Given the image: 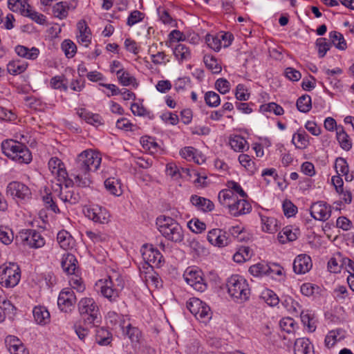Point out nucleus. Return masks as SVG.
I'll use <instances>...</instances> for the list:
<instances>
[{
	"label": "nucleus",
	"instance_id": "nucleus-1",
	"mask_svg": "<svg viewBox=\"0 0 354 354\" xmlns=\"http://www.w3.org/2000/svg\"><path fill=\"white\" fill-rule=\"evenodd\" d=\"M102 158L100 154L91 149H87L80 153L75 160L71 176L73 177L74 182L68 180L66 187L75 183L82 187H89L91 183L90 171H96L101 163Z\"/></svg>",
	"mask_w": 354,
	"mask_h": 354
},
{
	"label": "nucleus",
	"instance_id": "nucleus-2",
	"mask_svg": "<svg viewBox=\"0 0 354 354\" xmlns=\"http://www.w3.org/2000/svg\"><path fill=\"white\" fill-rule=\"evenodd\" d=\"M156 223L159 232L167 240L174 243H180L183 241V230L174 218L169 216H160L156 218Z\"/></svg>",
	"mask_w": 354,
	"mask_h": 354
},
{
	"label": "nucleus",
	"instance_id": "nucleus-3",
	"mask_svg": "<svg viewBox=\"0 0 354 354\" xmlns=\"http://www.w3.org/2000/svg\"><path fill=\"white\" fill-rule=\"evenodd\" d=\"M3 153L19 163L28 164L32 160V154L24 144L13 140H7L1 143Z\"/></svg>",
	"mask_w": 354,
	"mask_h": 354
},
{
	"label": "nucleus",
	"instance_id": "nucleus-4",
	"mask_svg": "<svg viewBox=\"0 0 354 354\" xmlns=\"http://www.w3.org/2000/svg\"><path fill=\"white\" fill-rule=\"evenodd\" d=\"M230 296L238 303L248 301L250 296V288L245 279L240 275H232L227 281Z\"/></svg>",
	"mask_w": 354,
	"mask_h": 354
},
{
	"label": "nucleus",
	"instance_id": "nucleus-5",
	"mask_svg": "<svg viewBox=\"0 0 354 354\" xmlns=\"http://www.w3.org/2000/svg\"><path fill=\"white\" fill-rule=\"evenodd\" d=\"M78 310L85 325L97 326L100 323L99 308L93 298H82L78 303Z\"/></svg>",
	"mask_w": 354,
	"mask_h": 354
},
{
	"label": "nucleus",
	"instance_id": "nucleus-6",
	"mask_svg": "<svg viewBox=\"0 0 354 354\" xmlns=\"http://www.w3.org/2000/svg\"><path fill=\"white\" fill-rule=\"evenodd\" d=\"M21 278L19 268L15 263H4L0 266V284L12 288L18 284Z\"/></svg>",
	"mask_w": 354,
	"mask_h": 354
},
{
	"label": "nucleus",
	"instance_id": "nucleus-7",
	"mask_svg": "<svg viewBox=\"0 0 354 354\" xmlns=\"http://www.w3.org/2000/svg\"><path fill=\"white\" fill-rule=\"evenodd\" d=\"M19 240L32 248H39L45 245L44 238L35 230H26L20 232L16 237V241H18Z\"/></svg>",
	"mask_w": 354,
	"mask_h": 354
},
{
	"label": "nucleus",
	"instance_id": "nucleus-8",
	"mask_svg": "<svg viewBox=\"0 0 354 354\" xmlns=\"http://www.w3.org/2000/svg\"><path fill=\"white\" fill-rule=\"evenodd\" d=\"M183 277L187 284L194 290L199 292H204L207 285L202 277V272L194 268H188L183 274Z\"/></svg>",
	"mask_w": 354,
	"mask_h": 354
},
{
	"label": "nucleus",
	"instance_id": "nucleus-9",
	"mask_svg": "<svg viewBox=\"0 0 354 354\" xmlns=\"http://www.w3.org/2000/svg\"><path fill=\"white\" fill-rule=\"evenodd\" d=\"M76 300L75 293L71 288H64L59 292L57 305L62 312L69 313L74 308Z\"/></svg>",
	"mask_w": 354,
	"mask_h": 354
},
{
	"label": "nucleus",
	"instance_id": "nucleus-10",
	"mask_svg": "<svg viewBox=\"0 0 354 354\" xmlns=\"http://www.w3.org/2000/svg\"><path fill=\"white\" fill-rule=\"evenodd\" d=\"M86 217L99 223H107L109 221L110 214L109 212L99 205H91L84 209Z\"/></svg>",
	"mask_w": 354,
	"mask_h": 354
},
{
	"label": "nucleus",
	"instance_id": "nucleus-11",
	"mask_svg": "<svg viewBox=\"0 0 354 354\" xmlns=\"http://www.w3.org/2000/svg\"><path fill=\"white\" fill-rule=\"evenodd\" d=\"M6 193L14 198L22 200L29 198L31 196L30 189L26 185L18 181L10 182L7 186Z\"/></svg>",
	"mask_w": 354,
	"mask_h": 354
},
{
	"label": "nucleus",
	"instance_id": "nucleus-12",
	"mask_svg": "<svg viewBox=\"0 0 354 354\" xmlns=\"http://www.w3.org/2000/svg\"><path fill=\"white\" fill-rule=\"evenodd\" d=\"M207 241L213 245L223 248L229 244L230 239L227 233L221 229H212L208 232Z\"/></svg>",
	"mask_w": 354,
	"mask_h": 354
},
{
	"label": "nucleus",
	"instance_id": "nucleus-13",
	"mask_svg": "<svg viewBox=\"0 0 354 354\" xmlns=\"http://www.w3.org/2000/svg\"><path fill=\"white\" fill-rule=\"evenodd\" d=\"M331 214V207L323 202H317L310 207V214L316 220L325 221Z\"/></svg>",
	"mask_w": 354,
	"mask_h": 354
},
{
	"label": "nucleus",
	"instance_id": "nucleus-14",
	"mask_svg": "<svg viewBox=\"0 0 354 354\" xmlns=\"http://www.w3.org/2000/svg\"><path fill=\"white\" fill-rule=\"evenodd\" d=\"M312 266L311 258L305 254L298 255L293 262V270L299 274L308 272L312 268Z\"/></svg>",
	"mask_w": 354,
	"mask_h": 354
},
{
	"label": "nucleus",
	"instance_id": "nucleus-15",
	"mask_svg": "<svg viewBox=\"0 0 354 354\" xmlns=\"http://www.w3.org/2000/svg\"><path fill=\"white\" fill-rule=\"evenodd\" d=\"M142 257L143 259L148 262V263H152L155 266H160L163 258L159 250L153 248L151 245H144Z\"/></svg>",
	"mask_w": 354,
	"mask_h": 354
},
{
	"label": "nucleus",
	"instance_id": "nucleus-16",
	"mask_svg": "<svg viewBox=\"0 0 354 354\" xmlns=\"http://www.w3.org/2000/svg\"><path fill=\"white\" fill-rule=\"evenodd\" d=\"M79 34L77 35L79 44L85 47L88 46L91 41V32L84 20H80L77 24Z\"/></svg>",
	"mask_w": 354,
	"mask_h": 354
},
{
	"label": "nucleus",
	"instance_id": "nucleus-17",
	"mask_svg": "<svg viewBox=\"0 0 354 354\" xmlns=\"http://www.w3.org/2000/svg\"><path fill=\"white\" fill-rule=\"evenodd\" d=\"M230 212L234 216H238L241 214L249 213L252 209L251 205L244 198L237 199L232 203L228 207Z\"/></svg>",
	"mask_w": 354,
	"mask_h": 354
},
{
	"label": "nucleus",
	"instance_id": "nucleus-18",
	"mask_svg": "<svg viewBox=\"0 0 354 354\" xmlns=\"http://www.w3.org/2000/svg\"><path fill=\"white\" fill-rule=\"evenodd\" d=\"M190 203L196 207L198 210L204 212H211L214 207V203L210 200L196 194L191 196Z\"/></svg>",
	"mask_w": 354,
	"mask_h": 354
},
{
	"label": "nucleus",
	"instance_id": "nucleus-19",
	"mask_svg": "<svg viewBox=\"0 0 354 354\" xmlns=\"http://www.w3.org/2000/svg\"><path fill=\"white\" fill-rule=\"evenodd\" d=\"M336 131V138L340 147L345 151H349L352 147V142L348 135L344 131L342 127L337 125L336 121L333 119V127Z\"/></svg>",
	"mask_w": 354,
	"mask_h": 354
},
{
	"label": "nucleus",
	"instance_id": "nucleus-20",
	"mask_svg": "<svg viewBox=\"0 0 354 354\" xmlns=\"http://www.w3.org/2000/svg\"><path fill=\"white\" fill-rule=\"evenodd\" d=\"M294 354H314L313 346L308 338H297L294 344Z\"/></svg>",
	"mask_w": 354,
	"mask_h": 354
},
{
	"label": "nucleus",
	"instance_id": "nucleus-21",
	"mask_svg": "<svg viewBox=\"0 0 354 354\" xmlns=\"http://www.w3.org/2000/svg\"><path fill=\"white\" fill-rule=\"evenodd\" d=\"M15 52L21 57L27 59L35 60L38 57L39 50L36 47L28 48L23 45H17L15 48Z\"/></svg>",
	"mask_w": 354,
	"mask_h": 354
},
{
	"label": "nucleus",
	"instance_id": "nucleus-22",
	"mask_svg": "<svg viewBox=\"0 0 354 354\" xmlns=\"http://www.w3.org/2000/svg\"><path fill=\"white\" fill-rule=\"evenodd\" d=\"M48 167L53 174H56L59 178L66 179L68 176L67 171L64 167V164L58 158H51L48 161Z\"/></svg>",
	"mask_w": 354,
	"mask_h": 354
},
{
	"label": "nucleus",
	"instance_id": "nucleus-23",
	"mask_svg": "<svg viewBox=\"0 0 354 354\" xmlns=\"http://www.w3.org/2000/svg\"><path fill=\"white\" fill-rule=\"evenodd\" d=\"M77 261L75 257L72 254L67 253L63 255L61 265L66 273L68 274H73L77 268Z\"/></svg>",
	"mask_w": 354,
	"mask_h": 354
},
{
	"label": "nucleus",
	"instance_id": "nucleus-24",
	"mask_svg": "<svg viewBox=\"0 0 354 354\" xmlns=\"http://www.w3.org/2000/svg\"><path fill=\"white\" fill-rule=\"evenodd\" d=\"M57 240L59 246L65 250L73 248L74 245V239L70 233L66 230H61L58 232Z\"/></svg>",
	"mask_w": 354,
	"mask_h": 354
},
{
	"label": "nucleus",
	"instance_id": "nucleus-25",
	"mask_svg": "<svg viewBox=\"0 0 354 354\" xmlns=\"http://www.w3.org/2000/svg\"><path fill=\"white\" fill-rule=\"evenodd\" d=\"M111 281H105L104 285L101 287V294L110 301H115L119 297V291L116 288L111 286Z\"/></svg>",
	"mask_w": 354,
	"mask_h": 354
},
{
	"label": "nucleus",
	"instance_id": "nucleus-26",
	"mask_svg": "<svg viewBox=\"0 0 354 354\" xmlns=\"http://www.w3.org/2000/svg\"><path fill=\"white\" fill-rule=\"evenodd\" d=\"M304 326L307 327L309 332H314L316 329L315 319L311 311L301 310L299 313Z\"/></svg>",
	"mask_w": 354,
	"mask_h": 354
},
{
	"label": "nucleus",
	"instance_id": "nucleus-27",
	"mask_svg": "<svg viewBox=\"0 0 354 354\" xmlns=\"http://www.w3.org/2000/svg\"><path fill=\"white\" fill-rule=\"evenodd\" d=\"M340 176L341 175L338 174L337 176H333V187H335L336 192L339 194V196L343 195V200L346 203L348 204L352 201L351 194L348 191H344V182Z\"/></svg>",
	"mask_w": 354,
	"mask_h": 354
},
{
	"label": "nucleus",
	"instance_id": "nucleus-28",
	"mask_svg": "<svg viewBox=\"0 0 354 354\" xmlns=\"http://www.w3.org/2000/svg\"><path fill=\"white\" fill-rule=\"evenodd\" d=\"M33 316L39 324L45 325L50 322V313L44 306H36L34 308Z\"/></svg>",
	"mask_w": 354,
	"mask_h": 354
},
{
	"label": "nucleus",
	"instance_id": "nucleus-29",
	"mask_svg": "<svg viewBox=\"0 0 354 354\" xmlns=\"http://www.w3.org/2000/svg\"><path fill=\"white\" fill-rule=\"evenodd\" d=\"M104 187L110 194L119 196L122 194L120 181L115 178H109L104 181Z\"/></svg>",
	"mask_w": 354,
	"mask_h": 354
},
{
	"label": "nucleus",
	"instance_id": "nucleus-30",
	"mask_svg": "<svg viewBox=\"0 0 354 354\" xmlns=\"http://www.w3.org/2000/svg\"><path fill=\"white\" fill-rule=\"evenodd\" d=\"M111 334L106 328L101 327L95 329V341L101 346L109 345L111 342Z\"/></svg>",
	"mask_w": 354,
	"mask_h": 354
},
{
	"label": "nucleus",
	"instance_id": "nucleus-31",
	"mask_svg": "<svg viewBox=\"0 0 354 354\" xmlns=\"http://www.w3.org/2000/svg\"><path fill=\"white\" fill-rule=\"evenodd\" d=\"M28 67V64L21 62L20 60H14L10 62L7 65L8 72L13 75L24 73Z\"/></svg>",
	"mask_w": 354,
	"mask_h": 354
},
{
	"label": "nucleus",
	"instance_id": "nucleus-32",
	"mask_svg": "<svg viewBox=\"0 0 354 354\" xmlns=\"http://www.w3.org/2000/svg\"><path fill=\"white\" fill-rule=\"evenodd\" d=\"M219 203L226 207H229L232 203L236 200V196L234 192L230 189L222 190L218 194Z\"/></svg>",
	"mask_w": 354,
	"mask_h": 354
},
{
	"label": "nucleus",
	"instance_id": "nucleus-33",
	"mask_svg": "<svg viewBox=\"0 0 354 354\" xmlns=\"http://www.w3.org/2000/svg\"><path fill=\"white\" fill-rule=\"evenodd\" d=\"M120 83L125 86L133 85L138 86L136 80L134 77L131 76L128 72L124 71L122 68L119 69L116 71Z\"/></svg>",
	"mask_w": 354,
	"mask_h": 354
},
{
	"label": "nucleus",
	"instance_id": "nucleus-34",
	"mask_svg": "<svg viewBox=\"0 0 354 354\" xmlns=\"http://www.w3.org/2000/svg\"><path fill=\"white\" fill-rule=\"evenodd\" d=\"M292 142L297 148L304 149L308 145V136L304 131H298L293 135Z\"/></svg>",
	"mask_w": 354,
	"mask_h": 354
},
{
	"label": "nucleus",
	"instance_id": "nucleus-35",
	"mask_svg": "<svg viewBox=\"0 0 354 354\" xmlns=\"http://www.w3.org/2000/svg\"><path fill=\"white\" fill-rule=\"evenodd\" d=\"M174 54L179 61H184L190 59L191 53L188 46L185 44H179L174 50Z\"/></svg>",
	"mask_w": 354,
	"mask_h": 354
},
{
	"label": "nucleus",
	"instance_id": "nucleus-36",
	"mask_svg": "<svg viewBox=\"0 0 354 354\" xmlns=\"http://www.w3.org/2000/svg\"><path fill=\"white\" fill-rule=\"evenodd\" d=\"M230 145L235 151H243L245 149H248L247 141L241 136H235L230 138Z\"/></svg>",
	"mask_w": 354,
	"mask_h": 354
},
{
	"label": "nucleus",
	"instance_id": "nucleus-37",
	"mask_svg": "<svg viewBox=\"0 0 354 354\" xmlns=\"http://www.w3.org/2000/svg\"><path fill=\"white\" fill-rule=\"evenodd\" d=\"M59 197L64 203H68L71 205L77 204L80 200L79 193L75 190H66L64 192L62 191Z\"/></svg>",
	"mask_w": 354,
	"mask_h": 354
},
{
	"label": "nucleus",
	"instance_id": "nucleus-38",
	"mask_svg": "<svg viewBox=\"0 0 354 354\" xmlns=\"http://www.w3.org/2000/svg\"><path fill=\"white\" fill-rule=\"evenodd\" d=\"M78 114L80 118L84 119L87 123L98 126L102 124V118L98 114H93L86 112L85 110L82 109Z\"/></svg>",
	"mask_w": 354,
	"mask_h": 354
},
{
	"label": "nucleus",
	"instance_id": "nucleus-39",
	"mask_svg": "<svg viewBox=\"0 0 354 354\" xmlns=\"http://www.w3.org/2000/svg\"><path fill=\"white\" fill-rule=\"evenodd\" d=\"M69 7L66 2L61 1L55 4L53 8L54 15L60 19H65L68 15V10Z\"/></svg>",
	"mask_w": 354,
	"mask_h": 354
},
{
	"label": "nucleus",
	"instance_id": "nucleus-40",
	"mask_svg": "<svg viewBox=\"0 0 354 354\" xmlns=\"http://www.w3.org/2000/svg\"><path fill=\"white\" fill-rule=\"evenodd\" d=\"M296 105L299 111L303 113L308 112L312 107L310 96L308 95H303L299 97L297 101Z\"/></svg>",
	"mask_w": 354,
	"mask_h": 354
},
{
	"label": "nucleus",
	"instance_id": "nucleus-41",
	"mask_svg": "<svg viewBox=\"0 0 354 354\" xmlns=\"http://www.w3.org/2000/svg\"><path fill=\"white\" fill-rule=\"evenodd\" d=\"M282 304L289 312L296 315H299V311L301 310L300 304L290 297H286L282 301Z\"/></svg>",
	"mask_w": 354,
	"mask_h": 354
},
{
	"label": "nucleus",
	"instance_id": "nucleus-42",
	"mask_svg": "<svg viewBox=\"0 0 354 354\" xmlns=\"http://www.w3.org/2000/svg\"><path fill=\"white\" fill-rule=\"evenodd\" d=\"M261 220L263 231L269 233L276 231L277 221L274 218L261 216Z\"/></svg>",
	"mask_w": 354,
	"mask_h": 354
},
{
	"label": "nucleus",
	"instance_id": "nucleus-43",
	"mask_svg": "<svg viewBox=\"0 0 354 354\" xmlns=\"http://www.w3.org/2000/svg\"><path fill=\"white\" fill-rule=\"evenodd\" d=\"M260 109L262 112H273L276 115L283 114V109L274 102H270L261 106Z\"/></svg>",
	"mask_w": 354,
	"mask_h": 354
},
{
	"label": "nucleus",
	"instance_id": "nucleus-44",
	"mask_svg": "<svg viewBox=\"0 0 354 354\" xmlns=\"http://www.w3.org/2000/svg\"><path fill=\"white\" fill-rule=\"evenodd\" d=\"M62 49L64 52L65 55L68 57H73L76 53V45L70 39H65L62 43Z\"/></svg>",
	"mask_w": 354,
	"mask_h": 354
},
{
	"label": "nucleus",
	"instance_id": "nucleus-45",
	"mask_svg": "<svg viewBox=\"0 0 354 354\" xmlns=\"http://www.w3.org/2000/svg\"><path fill=\"white\" fill-rule=\"evenodd\" d=\"M204 99L207 105L211 107H217L221 103L219 95L214 91H207Z\"/></svg>",
	"mask_w": 354,
	"mask_h": 354
},
{
	"label": "nucleus",
	"instance_id": "nucleus-46",
	"mask_svg": "<svg viewBox=\"0 0 354 354\" xmlns=\"http://www.w3.org/2000/svg\"><path fill=\"white\" fill-rule=\"evenodd\" d=\"M124 333L128 336L132 342H138L141 337V333L137 327H133L131 324L126 326Z\"/></svg>",
	"mask_w": 354,
	"mask_h": 354
},
{
	"label": "nucleus",
	"instance_id": "nucleus-47",
	"mask_svg": "<svg viewBox=\"0 0 354 354\" xmlns=\"http://www.w3.org/2000/svg\"><path fill=\"white\" fill-rule=\"evenodd\" d=\"M333 46L340 50H345L347 48V44L342 34L333 31Z\"/></svg>",
	"mask_w": 354,
	"mask_h": 354
},
{
	"label": "nucleus",
	"instance_id": "nucleus-48",
	"mask_svg": "<svg viewBox=\"0 0 354 354\" xmlns=\"http://www.w3.org/2000/svg\"><path fill=\"white\" fill-rule=\"evenodd\" d=\"M262 298L265 302L270 306H275L279 302L277 295L270 290H266L264 291L262 293Z\"/></svg>",
	"mask_w": 354,
	"mask_h": 354
},
{
	"label": "nucleus",
	"instance_id": "nucleus-49",
	"mask_svg": "<svg viewBox=\"0 0 354 354\" xmlns=\"http://www.w3.org/2000/svg\"><path fill=\"white\" fill-rule=\"evenodd\" d=\"M205 41L207 45L215 51H219L222 46L219 35L216 36L207 35L205 37Z\"/></svg>",
	"mask_w": 354,
	"mask_h": 354
},
{
	"label": "nucleus",
	"instance_id": "nucleus-50",
	"mask_svg": "<svg viewBox=\"0 0 354 354\" xmlns=\"http://www.w3.org/2000/svg\"><path fill=\"white\" fill-rule=\"evenodd\" d=\"M187 227L194 233H201L205 230L206 225L198 218H192L187 223Z\"/></svg>",
	"mask_w": 354,
	"mask_h": 354
},
{
	"label": "nucleus",
	"instance_id": "nucleus-51",
	"mask_svg": "<svg viewBox=\"0 0 354 354\" xmlns=\"http://www.w3.org/2000/svg\"><path fill=\"white\" fill-rule=\"evenodd\" d=\"M12 231L6 227H0V241L5 245H9L13 241Z\"/></svg>",
	"mask_w": 354,
	"mask_h": 354
},
{
	"label": "nucleus",
	"instance_id": "nucleus-52",
	"mask_svg": "<svg viewBox=\"0 0 354 354\" xmlns=\"http://www.w3.org/2000/svg\"><path fill=\"white\" fill-rule=\"evenodd\" d=\"M204 63L214 73H218L221 71V66L218 65L217 60L212 56L205 55L204 57Z\"/></svg>",
	"mask_w": 354,
	"mask_h": 354
},
{
	"label": "nucleus",
	"instance_id": "nucleus-53",
	"mask_svg": "<svg viewBox=\"0 0 354 354\" xmlns=\"http://www.w3.org/2000/svg\"><path fill=\"white\" fill-rule=\"evenodd\" d=\"M335 169L337 174L342 175L348 173V165L345 159L337 158L335 163Z\"/></svg>",
	"mask_w": 354,
	"mask_h": 354
},
{
	"label": "nucleus",
	"instance_id": "nucleus-54",
	"mask_svg": "<svg viewBox=\"0 0 354 354\" xmlns=\"http://www.w3.org/2000/svg\"><path fill=\"white\" fill-rule=\"evenodd\" d=\"M203 301L197 298H192L187 303V308L189 309L190 313L195 317H197L198 310L203 306Z\"/></svg>",
	"mask_w": 354,
	"mask_h": 354
},
{
	"label": "nucleus",
	"instance_id": "nucleus-55",
	"mask_svg": "<svg viewBox=\"0 0 354 354\" xmlns=\"http://www.w3.org/2000/svg\"><path fill=\"white\" fill-rule=\"evenodd\" d=\"M189 246L192 251L195 252L197 256L203 255L206 253L205 247L194 239L189 241Z\"/></svg>",
	"mask_w": 354,
	"mask_h": 354
},
{
	"label": "nucleus",
	"instance_id": "nucleus-56",
	"mask_svg": "<svg viewBox=\"0 0 354 354\" xmlns=\"http://www.w3.org/2000/svg\"><path fill=\"white\" fill-rule=\"evenodd\" d=\"M239 161L241 165L245 167L250 172L254 173V162L248 154H241L239 156Z\"/></svg>",
	"mask_w": 354,
	"mask_h": 354
},
{
	"label": "nucleus",
	"instance_id": "nucleus-57",
	"mask_svg": "<svg viewBox=\"0 0 354 354\" xmlns=\"http://www.w3.org/2000/svg\"><path fill=\"white\" fill-rule=\"evenodd\" d=\"M106 281H111V286L114 288H116L119 291H122L124 286V281L122 277H120L118 274L115 273L112 276L109 277V279L106 280Z\"/></svg>",
	"mask_w": 354,
	"mask_h": 354
},
{
	"label": "nucleus",
	"instance_id": "nucleus-58",
	"mask_svg": "<svg viewBox=\"0 0 354 354\" xmlns=\"http://www.w3.org/2000/svg\"><path fill=\"white\" fill-rule=\"evenodd\" d=\"M316 46L318 49V53L320 57H323L326 52L330 49V44L326 42L325 38H319L316 41Z\"/></svg>",
	"mask_w": 354,
	"mask_h": 354
},
{
	"label": "nucleus",
	"instance_id": "nucleus-59",
	"mask_svg": "<svg viewBox=\"0 0 354 354\" xmlns=\"http://www.w3.org/2000/svg\"><path fill=\"white\" fill-rule=\"evenodd\" d=\"M284 214L287 217H291L297 212V207L290 201L286 200L283 203Z\"/></svg>",
	"mask_w": 354,
	"mask_h": 354
},
{
	"label": "nucleus",
	"instance_id": "nucleus-60",
	"mask_svg": "<svg viewBox=\"0 0 354 354\" xmlns=\"http://www.w3.org/2000/svg\"><path fill=\"white\" fill-rule=\"evenodd\" d=\"M215 87L221 94H225L230 91V84L227 80L219 78L216 81Z\"/></svg>",
	"mask_w": 354,
	"mask_h": 354
},
{
	"label": "nucleus",
	"instance_id": "nucleus-61",
	"mask_svg": "<svg viewBox=\"0 0 354 354\" xmlns=\"http://www.w3.org/2000/svg\"><path fill=\"white\" fill-rule=\"evenodd\" d=\"M270 270V268H268L267 266H264L261 263L253 265L249 268L250 272L254 276H258L261 274H267Z\"/></svg>",
	"mask_w": 354,
	"mask_h": 354
},
{
	"label": "nucleus",
	"instance_id": "nucleus-62",
	"mask_svg": "<svg viewBox=\"0 0 354 354\" xmlns=\"http://www.w3.org/2000/svg\"><path fill=\"white\" fill-rule=\"evenodd\" d=\"M352 225V222L346 216H339L336 221V227L344 231L349 230Z\"/></svg>",
	"mask_w": 354,
	"mask_h": 354
},
{
	"label": "nucleus",
	"instance_id": "nucleus-63",
	"mask_svg": "<svg viewBox=\"0 0 354 354\" xmlns=\"http://www.w3.org/2000/svg\"><path fill=\"white\" fill-rule=\"evenodd\" d=\"M295 321L290 317L283 318L280 321V327L287 333L292 332L295 326Z\"/></svg>",
	"mask_w": 354,
	"mask_h": 354
},
{
	"label": "nucleus",
	"instance_id": "nucleus-64",
	"mask_svg": "<svg viewBox=\"0 0 354 354\" xmlns=\"http://www.w3.org/2000/svg\"><path fill=\"white\" fill-rule=\"evenodd\" d=\"M144 17V14L138 10L133 11L127 19V25L132 26L136 23L142 21Z\"/></svg>",
	"mask_w": 354,
	"mask_h": 354
}]
</instances>
